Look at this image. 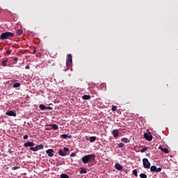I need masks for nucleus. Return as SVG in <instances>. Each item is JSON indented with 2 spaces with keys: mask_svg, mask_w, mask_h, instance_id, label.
<instances>
[{
  "mask_svg": "<svg viewBox=\"0 0 178 178\" xmlns=\"http://www.w3.org/2000/svg\"><path fill=\"white\" fill-rule=\"evenodd\" d=\"M81 161L83 163H88V162H94L95 161V155L88 154L82 157Z\"/></svg>",
  "mask_w": 178,
  "mask_h": 178,
  "instance_id": "nucleus-1",
  "label": "nucleus"
},
{
  "mask_svg": "<svg viewBox=\"0 0 178 178\" xmlns=\"http://www.w3.org/2000/svg\"><path fill=\"white\" fill-rule=\"evenodd\" d=\"M15 37V33L12 32H4L0 35V40H12Z\"/></svg>",
  "mask_w": 178,
  "mask_h": 178,
  "instance_id": "nucleus-2",
  "label": "nucleus"
},
{
  "mask_svg": "<svg viewBox=\"0 0 178 178\" xmlns=\"http://www.w3.org/2000/svg\"><path fill=\"white\" fill-rule=\"evenodd\" d=\"M143 168H145V169H149V168H151V163H149V161H148V159L147 158L143 159Z\"/></svg>",
  "mask_w": 178,
  "mask_h": 178,
  "instance_id": "nucleus-3",
  "label": "nucleus"
},
{
  "mask_svg": "<svg viewBox=\"0 0 178 178\" xmlns=\"http://www.w3.org/2000/svg\"><path fill=\"white\" fill-rule=\"evenodd\" d=\"M31 151H34L36 152L37 151H40V149H44V146L42 145H38L35 147H30Z\"/></svg>",
  "mask_w": 178,
  "mask_h": 178,
  "instance_id": "nucleus-4",
  "label": "nucleus"
},
{
  "mask_svg": "<svg viewBox=\"0 0 178 178\" xmlns=\"http://www.w3.org/2000/svg\"><path fill=\"white\" fill-rule=\"evenodd\" d=\"M73 62V60L72 59V54L67 55V60L66 62V65L67 67L70 66Z\"/></svg>",
  "mask_w": 178,
  "mask_h": 178,
  "instance_id": "nucleus-5",
  "label": "nucleus"
},
{
  "mask_svg": "<svg viewBox=\"0 0 178 178\" xmlns=\"http://www.w3.org/2000/svg\"><path fill=\"white\" fill-rule=\"evenodd\" d=\"M144 137L147 141H152V135H151V133H145Z\"/></svg>",
  "mask_w": 178,
  "mask_h": 178,
  "instance_id": "nucleus-6",
  "label": "nucleus"
},
{
  "mask_svg": "<svg viewBox=\"0 0 178 178\" xmlns=\"http://www.w3.org/2000/svg\"><path fill=\"white\" fill-rule=\"evenodd\" d=\"M55 152H54L53 149H49L46 151V154H47L48 156H49L50 158H52V156H54V153Z\"/></svg>",
  "mask_w": 178,
  "mask_h": 178,
  "instance_id": "nucleus-7",
  "label": "nucleus"
},
{
  "mask_svg": "<svg viewBox=\"0 0 178 178\" xmlns=\"http://www.w3.org/2000/svg\"><path fill=\"white\" fill-rule=\"evenodd\" d=\"M34 145H35V144L33 142H26L24 145V147H31V148H33V147H34Z\"/></svg>",
  "mask_w": 178,
  "mask_h": 178,
  "instance_id": "nucleus-8",
  "label": "nucleus"
},
{
  "mask_svg": "<svg viewBox=\"0 0 178 178\" xmlns=\"http://www.w3.org/2000/svg\"><path fill=\"white\" fill-rule=\"evenodd\" d=\"M6 115H7V116H14L15 118L16 113H15V111H7L6 113Z\"/></svg>",
  "mask_w": 178,
  "mask_h": 178,
  "instance_id": "nucleus-9",
  "label": "nucleus"
},
{
  "mask_svg": "<svg viewBox=\"0 0 178 178\" xmlns=\"http://www.w3.org/2000/svg\"><path fill=\"white\" fill-rule=\"evenodd\" d=\"M159 149H161V151H163L165 154H169V149L166 147L163 148L162 146H159Z\"/></svg>",
  "mask_w": 178,
  "mask_h": 178,
  "instance_id": "nucleus-10",
  "label": "nucleus"
},
{
  "mask_svg": "<svg viewBox=\"0 0 178 178\" xmlns=\"http://www.w3.org/2000/svg\"><path fill=\"white\" fill-rule=\"evenodd\" d=\"M112 134L115 138L119 137V130L118 129L113 130Z\"/></svg>",
  "mask_w": 178,
  "mask_h": 178,
  "instance_id": "nucleus-11",
  "label": "nucleus"
},
{
  "mask_svg": "<svg viewBox=\"0 0 178 178\" xmlns=\"http://www.w3.org/2000/svg\"><path fill=\"white\" fill-rule=\"evenodd\" d=\"M115 168L117 170H122L123 169V167L119 163H115Z\"/></svg>",
  "mask_w": 178,
  "mask_h": 178,
  "instance_id": "nucleus-12",
  "label": "nucleus"
},
{
  "mask_svg": "<svg viewBox=\"0 0 178 178\" xmlns=\"http://www.w3.org/2000/svg\"><path fill=\"white\" fill-rule=\"evenodd\" d=\"M58 155H60V156H66V152H63V150L60 149L58 151Z\"/></svg>",
  "mask_w": 178,
  "mask_h": 178,
  "instance_id": "nucleus-13",
  "label": "nucleus"
},
{
  "mask_svg": "<svg viewBox=\"0 0 178 178\" xmlns=\"http://www.w3.org/2000/svg\"><path fill=\"white\" fill-rule=\"evenodd\" d=\"M121 141L122 143H125V144H127V143H130V140H129V138H122L121 139Z\"/></svg>",
  "mask_w": 178,
  "mask_h": 178,
  "instance_id": "nucleus-14",
  "label": "nucleus"
},
{
  "mask_svg": "<svg viewBox=\"0 0 178 178\" xmlns=\"http://www.w3.org/2000/svg\"><path fill=\"white\" fill-rule=\"evenodd\" d=\"M8 59H6V58H4L3 60H2V62H1V65H2V66H8Z\"/></svg>",
  "mask_w": 178,
  "mask_h": 178,
  "instance_id": "nucleus-15",
  "label": "nucleus"
},
{
  "mask_svg": "<svg viewBox=\"0 0 178 178\" xmlns=\"http://www.w3.org/2000/svg\"><path fill=\"white\" fill-rule=\"evenodd\" d=\"M90 98H91V96H90V95H84L82 97V99H85V100L90 99Z\"/></svg>",
  "mask_w": 178,
  "mask_h": 178,
  "instance_id": "nucleus-16",
  "label": "nucleus"
},
{
  "mask_svg": "<svg viewBox=\"0 0 178 178\" xmlns=\"http://www.w3.org/2000/svg\"><path fill=\"white\" fill-rule=\"evenodd\" d=\"M51 127H52V129L54 130H58L59 129V127L57 124H51Z\"/></svg>",
  "mask_w": 178,
  "mask_h": 178,
  "instance_id": "nucleus-17",
  "label": "nucleus"
},
{
  "mask_svg": "<svg viewBox=\"0 0 178 178\" xmlns=\"http://www.w3.org/2000/svg\"><path fill=\"white\" fill-rule=\"evenodd\" d=\"M40 109H41V111H45V109H47V106H45V105L44 104H40L39 106Z\"/></svg>",
  "mask_w": 178,
  "mask_h": 178,
  "instance_id": "nucleus-18",
  "label": "nucleus"
},
{
  "mask_svg": "<svg viewBox=\"0 0 178 178\" xmlns=\"http://www.w3.org/2000/svg\"><path fill=\"white\" fill-rule=\"evenodd\" d=\"M97 140V137L95 136H91L89 139L90 143H94Z\"/></svg>",
  "mask_w": 178,
  "mask_h": 178,
  "instance_id": "nucleus-19",
  "label": "nucleus"
},
{
  "mask_svg": "<svg viewBox=\"0 0 178 178\" xmlns=\"http://www.w3.org/2000/svg\"><path fill=\"white\" fill-rule=\"evenodd\" d=\"M151 172H156V165H152L150 167Z\"/></svg>",
  "mask_w": 178,
  "mask_h": 178,
  "instance_id": "nucleus-20",
  "label": "nucleus"
},
{
  "mask_svg": "<svg viewBox=\"0 0 178 178\" xmlns=\"http://www.w3.org/2000/svg\"><path fill=\"white\" fill-rule=\"evenodd\" d=\"M86 173H87V170L84 168H81L80 170V174L81 175H86Z\"/></svg>",
  "mask_w": 178,
  "mask_h": 178,
  "instance_id": "nucleus-21",
  "label": "nucleus"
},
{
  "mask_svg": "<svg viewBox=\"0 0 178 178\" xmlns=\"http://www.w3.org/2000/svg\"><path fill=\"white\" fill-rule=\"evenodd\" d=\"M20 86H21L20 83H15L13 84V87L14 88H18V87H20Z\"/></svg>",
  "mask_w": 178,
  "mask_h": 178,
  "instance_id": "nucleus-22",
  "label": "nucleus"
},
{
  "mask_svg": "<svg viewBox=\"0 0 178 178\" xmlns=\"http://www.w3.org/2000/svg\"><path fill=\"white\" fill-rule=\"evenodd\" d=\"M23 33V31L21 29H18L17 30V35H22V34Z\"/></svg>",
  "mask_w": 178,
  "mask_h": 178,
  "instance_id": "nucleus-23",
  "label": "nucleus"
},
{
  "mask_svg": "<svg viewBox=\"0 0 178 178\" xmlns=\"http://www.w3.org/2000/svg\"><path fill=\"white\" fill-rule=\"evenodd\" d=\"M60 177V178H70L69 175H67V174H61Z\"/></svg>",
  "mask_w": 178,
  "mask_h": 178,
  "instance_id": "nucleus-24",
  "label": "nucleus"
},
{
  "mask_svg": "<svg viewBox=\"0 0 178 178\" xmlns=\"http://www.w3.org/2000/svg\"><path fill=\"white\" fill-rule=\"evenodd\" d=\"M133 174L134 175V176L136 177H138V172H137V170H133Z\"/></svg>",
  "mask_w": 178,
  "mask_h": 178,
  "instance_id": "nucleus-25",
  "label": "nucleus"
},
{
  "mask_svg": "<svg viewBox=\"0 0 178 178\" xmlns=\"http://www.w3.org/2000/svg\"><path fill=\"white\" fill-rule=\"evenodd\" d=\"M140 178H147V174L141 173V174L140 175Z\"/></svg>",
  "mask_w": 178,
  "mask_h": 178,
  "instance_id": "nucleus-26",
  "label": "nucleus"
},
{
  "mask_svg": "<svg viewBox=\"0 0 178 178\" xmlns=\"http://www.w3.org/2000/svg\"><path fill=\"white\" fill-rule=\"evenodd\" d=\"M60 137V138L65 139V138H67V134H61Z\"/></svg>",
  "mask_w": 178,
  "mask_h": 178,
  "instance_id": "nucleus-27",
  "label": "nucleus"
},
{
  "mask_svg": "<svg viewBox=\"0 0 178 178\" xmlns=\"http://www.w3.org/2000/svg\"><path fill=\"white\" fill-rule=\"evenodd\" d=\"M118 147L119 148H123V147H124V144L122 143H120L118 144Z\"/></svg>",
  "mask_w": 178,
  "mask_h": 178,
  "instance_id": "nucleus-28",
  "label": "nucleus"
},
{
  "mask_svg": "<svg viewBox=\"0 0 178 178\" xmlns=\"http://www.w3.org/2000/svg\"><path fill=\"white\" fill-rule=\"evenodd\" d=\"M148 149V147H143V149H140V152H145Z\"/></svg>",
  "mask_w": 178,
  "mask_h": 178,
  "instance_id": "nucleus-29",
  "label": "nucleus"
},
{
  "mask_svg": "<svg viewBox=\"0 0 178 178\" xmlns=\"http://www.w3.org/2000/svg\"><path fill=\"white\" fill-rule=\"evenodd\" d=\"M116 109H118L116 106H113L111 108V110L113 111V112H115L116 111Z\"/></svg>",
  "mask_w": 178,
  "mask_h": 178,
  "instance_id": "nucleus-30",
  "label": "nucleus"
},
{
  "mask_svg": "<svg viewBox=\"0 0 178 178\" xmlns=\"http://www.w3.org/2000/svg\"><path fill=\"white\" fill-rule=\"evenodd\" d=\"M17 169H20V167H19V166H14V167L12 168L13 170H17Z\"/></svg>",
  "mask_w": 178,
  "mask_h": 178,
  "instance_id": "nucleus-31",
  "label": "nucleus"
},
{
  "mask_svg": "<svg viewBox=\"0 0 178 178\" xmlns=\"http://www.w3.org/2000/svg\"><path fill=\"white\" fill-rule=\"evenodd\" d=\"M161 170H162V168H156V172L158 173V172H161Z\"/></svg>",
  "mask_w": 178,
  "mask_h": 178,
  "instance_id": "nucleus-32",
  "label": "nucleus"
},
{
  "mask_svg": "<svg viewBox=\"0 0 178 178\" xmlns=\"http://www.w3.org/2000/svg\"><path fill=\"white\" fill-rule=\"evenodd\" d=\"M23 138H24V140H27V138H29V136L28 135H24Z\"/></svg>",
  "mask_w": 178,
  "mask_h": 178,
  "instance_id": "nucleus-33",
  "label": "nucleus"
},
{
  "mask_svg": "<svg viewBox=\"0 0 178 178\" xmlns=\"http://www.w3.org/2000/svg\"><path fill=\"white\" fill-rule=\"evenodd\" d=\"M6 53L8 54V55H10V54H12V50H8Z\"/></svg>",
  "mask_w": 178,
  "mask_h": 178,
  "instance_id": "nucleus-34",
  "label": "nucleus"
},
{
  "mask_svg": "<svg viewBox=\"0 0 178 178\" xmlns=\"http://www.w3.org/2000/svg\"><path fill=\"white\" fill-rule=\"evenodd\" d=\"M63 149H64L65 152H67L69 151V148H67V147H64Z\"/></svg>",
  "mask_w": 178,
  "mask_h": 178,
  "instance_id": "nucleus-35",
  "label": "nucleus"
},
{
  "mask_svg": "<svg viewBox=\"0 0 178 178\" xmlns=\"http://www.w3.org/2000/svg\"><path fill=\"white\" fill-rule=\"evenodd\" d=\"M13 60H15V62H17V60H19V58L17 57H15L13 58Z\"/></svg>",
  "mask_w": 178,
  "mask_h": 178,
  "instance_id": "nucleus-36",
  "label": "nucleus"
},
{
  "mask_svg": "<svg viewBox=\"0 0 178 178\" xmlns=\"http://www.w3.org/2000/svg\"><path fill=\"white\" fill-rule=\"evenodd\" d=\"M70 156H71L72 158H73V156H76V153H72V154H70Z\"/></svg>",
  "mask_w": 178,
  "mask_h": 178,
  "instance_id": "nucleus-37",
  "label": "nucleus"
},
{
  "mask_svg": "<svg viewBox=\"0 0 178 178\" xmlns=\"http://www.w3.org/2000/svg\"><path fill=\"white\" fill-rule=\"evenodd\" d=\"M25 69H26V70H29L30 66L29 65H26Z\"/></svg>",
  "mask_w": 178,
  "mask_h": 178,
  "instance_id": "nucleus-38",
  "label": "nucleus"
},
{
  "mask_svg": "<svg viewBox=\"0 0 178 178\" xmlns=\"http://www.w3.org/2000/svg\"><path fill=\"white\" fill-rule=\"evenodd\" d=\"M102 87H105V88H106V83H103L102 84Z\"/></svg>",
  "mask_w": 178,
  "mask_h": 178,
  "instance_id": "nucleus-39",
  "label": "nucleus"
},
{
  "mask_svg": "<svg viewBox=\"0 0 178 178\" xmlns=\"http://www.w3.org/2000/svg\"><path fill=\"white\" fill-rule=\"evenodd\" d=\"M33 54H36L37 50L35 49L33 50Z\"/></svg>",
  "mask_w": 178,
  "mask_h": 178,
  "instance_id": "nucleus-40",
  "label": "nucleus"
},
{
  "mask_svg": "<svg viewBox=\"0 0 178 178\" xmlns=\"http://www.w3.org/2000/svg\"><path fill=\"white\" fill-rule=\"evenodd\" d=\"M146 156H149V153H147V154H146Z\"/></svg>",
  "mask_w": 178,
  "mask_h": 178,
  "instance_id": "nucleus-41",
  "label": "nucleus"
},
{
  "mask_svg": "<svg viewBox=\"0 0 178 178\" xmlns=\"http://www.w3.org/2000/svg\"><path fill=\"white\" fill-rule=\"evenodd\" d=\"M47 109H51V107L50 106L47 107Z\"/></svg>",
  "mask_w": 178,
  "mask_h": 178,
  "instance_id": "nucleus-42",
  "label": "nucleus"
}]
</instances>
